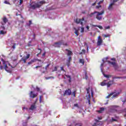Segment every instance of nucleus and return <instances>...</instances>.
Here are the masks:
<instances>
[{
    "label": "nucleus",
    "instance_id": "obj_1",
    "mask_svg": "<svg viewBox=\"0 0 126 126\" xmlns=\"http://www.w3.org/2000/svg\"><path fill=\"white\" fill-rule=\"evenodd\" d=\"M1 61L3 62V64L4 65V69L7 72H9L10 73L11 72V69L14 68L15 66H16V60H14V63H15V64H14L13 66L11 65L10 63L8 62H5L3 61V60H1Z\"/></svg>",
    "mask_w": 126,
    "mask_h": 126
},
{
    "label": "nucleus",
    "instance_id": "obj_2",
    "mask_svg": "<svg viewBox=\"0 0 126 126\" xmlns=\"http://www.w3.org/2000/svg\"><path fill=\"white\" fill-rule=\"evenodd\" d=\"M104 13V10H102L100 12H97L94 11V13H91L90 15H89V17H92V16H93L94 14L95 15V18L97 19V20H102V16Z\"/></svg>",
    "mask_w": 126,
    "mask_h": 126
},
{
    "label": "nucleus",
    "instance_id": "obj_3",
    "mask_svg": "<svg viewBox=\"0 0 126 126\" xmlns=\"http://www.w3.org/2000/svg\"><path fill=\"white\" fill-rule=\"evenodd\" d=\"M44 3H46L45 1H40L39 2H32L31 4V8L32 9H35V8H38V7H40L42 5V4H44Z\"/></svg>",
    "mask_w": 126,
    "mask_h": 126
},
{
    "label": "nucleus",
    "instance_id": "obj_4",
    "mask_svg": "<svg viewBox=\"0 0 126 126\" xmlns=\"http://www.w3.org/2000/svg\"><path fill=\"white\" fill-rule=\"evenodd\" d=\"M86 90L87 91L86 98L87 100H88V103L89 105H90V98H91L90 96V92L92 94V96L93 97V89H90V88H89L88 89H86Z\"/></svg>",
    "mask_w": 126,
    "mask_h": 126
},
{
    "label": "nucleus",
    "instance_id": "obj_5",
    "mask_svg": "<svg viewBox=\"0 0 126 126\" xmlns=\"http://www.w3.org/2000/svg\"><path fill=\"white\" fill-rule=\"evenodd\" d=\"M107 60H108V57H106V58H104L102 60L103 63H111V64H112L115 69H117V68H118V65L117 64V63H116L115 62H111L110 61H107Z\"/></svg>",
    "mask_w": 126,
    "mask_h": 126
},
{
    "label": "nucleus",
    "instance_id": "obj_6",
    "mask_svg": "<svg viewBox=\"0 0 126 126\" xmlns=\"http://www.w3.org/2000/svg\"><path fill=\"white\" fill-rule=\"evenodd\" d=\"M107 80H104L103 82L100 83L101 86H105V85H107V87L109 88L112 84H113V81H110L108 83H106Z\"/></svg>",
    "mask_w": 126,
    "mask_h": 126
},
{
    "label": "nucleus",
    "instance_id": "obj_7",
    "mask_svg": "<svg viewBox=\"0 0 126 126\" xmlns=\"http://www.w3.org/2000/svg\"><path fill=\"white\" fill-rule=\"evenodd\" d=\"M80 28H81V31H80L81 33H83V32H84V27H81V28L78 27L77 29L74 28L75 34H76L77 36H78V32L79 31V30H80Z\"/></svg>",
    "mask_w": 126,
    "mask_h": 126
},
{
    "label": "nucleus",
    "instance_id": "obj_8",
    "mask_svg": "<svg viewBox=\"0 0 126 126\" xmlns=\"http://www.w3.org/2000/svg\"><path fill=\"white\" fill-rule=\"evenodd\" d=\"M75 22L77 24H81L82 26H83V22H85V19L84 18L82 19H77L75 20Z\"/></svg>",
    "mask_w": 126,
    "mask_h": 126
},
{
    "label": "nucleus",
    "instance_id": "obj_9",
    "mask_svg": "<svg viewBox=\"0 0 126 126\" xmlns=\"http://www.w3.org/2000/svg\"><path fill=\"white\" fill-rule=\"evenodd\" d=\"M120 94V93H112L110 94H109L108 95H107L106 98V99H108V98H110V97H111V96H112L111 97V98L113 99V98H115V97L117 96L118 95H119Z\"/></svg>",
    "mask_w": 126,
    "mask_h": 126
},
{
    "label": "nucleus",
    "instance_id": "obj_10",
    "mask_svg": "<svg viewBox=\"0 0 126 126\" xmlns=\"http://www.w3.org/2000/svg\"><path fill=\"white\" fill-rule=\"evenodd\" d=\"M4 34H6L5 28L4 27H1L0 29V35H4Z\"/></svg>",
    "mask_w": 126,
    "mask_h": 126
},
{
    "label": "nucleus",
    "instance_id": "obj_11",
    "mask_svg": "<svg viewBox=\"0 0 126 126\" xmlns=\"http://www.w3.org/2000/svg\"><path fill=\"white\" fill-rule=\"evenodd\" d=\"M37 101H38V98H36L35 99V102H34L33 104H32L31 106V107L30 108V110H31L32 111H33V110H35V108H36V103H37Z\"/></svg>",
    "mask_w": 126,
    "mask_h": 126
},
{
    "label": "nucleus",
    "instance_id": "obj_12",
    "mask_svg": "<svg viewBox=\"0 0 126 126\" xmlns=\"http://www.w3.org/2000/svg\"><path fill=\"white\" fill-rule=\"evenodd\" d=\"M37 96H38V94H34V92L33 91H31L30 93V97L32 98V99L37 97Z\"/></svg>",
    "mask_w": 126,
    "mask_h": 126
},
{
    "label": "nucleus",
    "instance_id": "obj_13",
    "mask_svg": "<svg viewBox=\"0 0 126 126\" xmlns=\"http://www.w3.org/2000/svg\"><path fill=\"white\" fill-rule=\"evenodd\" d=\"M62 45H66V43H63V42H57V43H55L54 45V47H56L57 48H58L59 47H61V46H62Z\"/></svg>",
    "mask_w": 126,
    "mask_h": 126
},
{
    "label": "nucleus",
    "instance_id": "obj_14",
    "mask_svg": "<svg viewBox=\"0 0 126 126\" xmlns=\"http://www.w3.org/2000/svg\"><path fill=\"white\" fill-rule=\"evenodd\" d=\"M103 43V40L101 38V36H99L98 37V40L97 42V46H101L102 43Z\"/></svg>",
    "mask_w": 126,
    "mask_h": 126
},
{
    "label": "nucleus",
    "instance_id": "obj_15",
    "mask_svg": "<svg viewBox=\"0 0 126 126\" xmlns=\"http://www.w3.org/2000/svg\"><path fill=\"white\" fill-rule=\"evenodd\" d=\"M29 58H30V54H28L26 57H23L21 59V61H23L24 63H26V61H27Z\"/></svg>",
    "mask_w": 126,
    "mask_h": 126
},
{
    "label": "nucleus",
    "instance_id": "obj_16",
    "mask_svg": "<svg viewBox=\"0 0 126 126\" xmlns=\"http://www.w3.org/2000/svg\"><path fill=\"white\" fill-rule=\"evenodd\" d=\"M103 1H104V0H102L98 3V5L96 6V8H97V9H99V8H100V9H102V6L100 5V4L102 3Z\"/></svg>",
    "mask_w": 126,
    "mask_h": 126
},
{
    "label": "nucleus",
    "instance_id": "obj_17",
    "mask_svg": "<svg viewBox=\"0 0 126 126\" xmlns=\"http://www.w3.org/2000/svg\"><path fill=\"white\" fill-rule=\"evenodd\" d=\"M71 94V91L68 89V90H66L63 94V95H70Z\"/></svg>",
    "mask_w": 126,
    "mask_h": 126
},
{
    "label": "nucleus",
    "instance_id": "obj_18",
    "mask_svg": "<svg viewBox=\"0 0 126 126\" xmlns=\"http://www.w3.org/2000/svg\"><path fill=\"white\" fill-rule=\"evenodd\" d=\"M109 109H110V110H111L112 111H117V106L116 105H112V106H109Z\"/></svg>",
    "mask_w": 126,
    "mask_h": 126
},
{
    "label": "nucleus",
    "instance_id": "obj_19",
    "mask_svg": "<svg viewBox=\"0 0 126 126\" xmlns=\"http://www.w3.org/2000/svg\"><path fill=\"white\" fill-rule=\"evenodd\" d=\"M7 19H6V18L4 17L3 18V21L1 22V24L2 25H4V24H5V23H6L7 22Z\"/></svg>",
    "mask_w": 126,
    "mask_h": 126
},
{
    "label": "nucleus",
    "instance_id": "obj_20",
    "mask_svg": "<svg viewBox=\"0 0 126 126\" xmlns=\"http://www.w3.org/2000/svg\"><path fill=\"white\" fill-rule=\"evenodd\" d=\"M91 25L93 27H98V28H99V29H101V30L103 29V27H102L101 26L94 25H92V24H91Z\"/></svg>",
    "mask_w": 126,
    "mask_h": 126
},
{
    "label": "nucleus",
    "instance_id": "obj_21",
    "mask_svg": "<svg viewBox=\"0 0 126 126\" xmlns=\"http://www.w3.org/2000/svg\"><path fill=\"white\" fill-rule=\"evenodd\" d=\"M113 5H114V3H111L109 6H108L109 10H113Z\"/></svg>",
    "mask_w": 126,
    "mask_h": 126
},
{
    "label": "nucleus",
    "instance_id": "obj_22",
    "mask_svg": "<svg viewBox=\"0 0 126 126\" xmlns=\"http://www.w3.org/2000/svg\"><path fill=\"white\" fill-rule=\"evenodd\" d=\"M105 109L103 107H101L100 108L99 110L98 111V112L99 113V114H101L103 113V111H104Z\"/></svg>",
    "mask_w": 126,
    "mask_h": 126
},
{
    "label": "nucleus",
    "instance_id": "obj_23",
    "mask_svg": "<svg viewBox=\"0 0 126 126\" xmlns=\"http://www.w3.org/2000/svg\"><path fill=\"white\" fill-rule=\"evenodd\" d=\"M79 63H82V64L83 65H84V60L80 59L79 60Z\"/></svg>",
    "mask_w": 126,
    "mask_h": 126
},
{
    "label": "nucleus",
    "instance_id": "obj_24",
    "mask_svg": "<svg viewBox=\"0 0 126 126\" xmlns=\"http://www.w3.org/2000/svg\"><path fill=\"white\" fill-rule=\"evenodd\" d=\"M66 51L67 52V55L68 56H71L72 55V52L67 49H66Z\"/></svg>",
    "mask_w": 126,
    "mask_h": 126
},
{
    "label": "nucleus",
    "instance_id": "obj_25",
    "mask_svg": "<svg viewBox=\"0 0 126 126\" xmlns=\"http://www.w3.org/2000/svg\"><path fill=\"white\" fill-rule=\"evenodd\" d=\"M76 92V90L74 89L73 92L71 93V94L74 96V97H75V93Z\"/></svg>",
    "mask_w": 126,
    "mask_h": 126
},
{
    "label": "nucleus",
    "instance_id": "obj_26",
    "mask_svg": "<svg viewBox=\"0 0 126 126\" xmlns=\"http://www.w3.org/2000/svg\"><path fill=\"white\" fill-rule=\"evenodd\" d=\"M36 61H38V62H41V60L36 59H32L31 60L32 63H35V62H36Z\"/></svg>",
    "mask_w": 126,
    "mask_h": 126
},
{
    "label": "nucleus",
    "instance_id": "obj_27",
    "mask_svg": "<svg viewBox=\"0 0 126 126\" xmlns=\"http://www.w3.org/2000/svg\"><path fill=\"white\" fill-rule=\"evenodd\" d=\"M84 54H85V50L83 49L82 50V52L80 53V55H83Z\"/></svg>",
    "mask_w": 126,
    "mask_h": 126
},
{
    "label": "nucleus",
    "instance_id": "obj_28",
    "mask_svg": "<svg viewBox=\"0 0 126 126\" xmlns=\"http://www.w3.org/2000/svg\"><path fill=\"white\" fill-rule=\"evenodd\" d=\"M103 37L104 38H107L108 37H110V34H102Z\"/></svg>",
    "mask_w": 126,
    "mask_h": 126
},
{
    "label": "nucleus",
    "instance_id": "obj_29",
    "mask_svg": "<svg viewBox=\"0 0 126 126\" xmlns=\"http://www.w3.org/2000/svg\"><path fill=\"white\" fill-rule=\"evenodd\" d=\"M103 65H104L103 63H101L100 65V69L102 72H103Z\"/></svg>",
    "mask_w": 126,
    "mask_h": 126
},
{
    "label": "nucleus",
    "instance_id": "obj_30",
    "mask_svg": "<svg viewBox=\"0 0 126 126\" xmlns=\"http://www.w3.org/2000/svg\"><path fill=\"white\" fill-rule=\"evenodd\" d=\"M103 74L104 77H106V78H109V77H110V75H106L104 73H103Z\"/></svg>",
    "mask_w": 126,
    "mask_h": 126
},
{
    "label": "nucleus",
    "instance_id": "obj_31",
    "mask_svg": "<svg viewBox=\"0 0 126 126\" xmlns=\"http://www.w3.org/2000/svg\"><path fill=\"white\" fill-rule=\"evenodd\" d=\"M57 69H58V66H55L54 68V69H53L52 71H57Z\"/></svg>",
    "mask_w": 126,
    "mask_h": 126
},
{
    "label": "nucleus",
    "instance_id": "obj_32",
    "mask_svg": "<svg viewBox=\"0 0 126 126\" xmlns=\"http://www.w3.org/2000/svg\"><path fill=\"white\" fill-rule=\"evenodd\" d=\"M36 90L38 92H41V90L38 87H36Z\"/></svg>",
    "mask_w": 126,
    "mask_h": 126
},
{
    "label": "nucleus",
    "instance_id": "obj_33",
    "mask_svg": "<svg viewBox=\"0 0 126 126\" xmlns=\"http://www.w3.org/2000/svg\"><path fill=\"white\" fill-rule=\"evenodd\" d=\"M19 5H21V4H22V2H23V0H19Z\"/></svg>",
    "mask_w": 126,
    "mask_h": 126
},
{
    "label": "nucleus",
    "instance_id": "obj_34",
    "mask_svg": "<svg viewBox=\"0 0 126 126\" xmlns=\"http://www.w3.org/2000/svg\"><path fill=\"white\" fill-rule=\"evenodd\" d=\"M49 66H50V64H47L46 67H45V70H47V69H48V67H49Z\"/></svg>",
    "mask_w": 126,
    "mask_h": 126
},
{
    "label": "nucleus",
    "instance_id": "obj_35",
    "mask_svg": "<svg viewBox=\"0 0 126 126\" xmlns=\"http://www.w3.org/2000/svg\"><path fill=\"white\" fill-rule=\"evenodd\" d=\"M49 66H50V64H47L46 67H45V70H47V69H48V67H49Z\"/></svg>",
    "mask_w": 126,
    "mask_h": 126
},
{
    "label": "nucleus",
    "instance_id": "obj_36",
    "mask_svg": "<svg viewBox=\"0 0 126 126\" xmlns=\"http://www.w3.org/2000/svg\"><path fill=\"white\" fill-rule=\"evenodd\" d=\"M19 2V0H15L14 1V3H18Z\"/></svg>",
    "mask_w": 126,
    "mask_h": 126
},
{
    "label": "nucleus",
    "instance_id": "obj_37",
    "mask_svg": "<svg viewBox=\"0 0 126 126\" xmlns=\"http://www.w3.org/2000/svg\"><path fill=\"white\" fill-rule=\"evenodd\" d=\"M82 124H75V126H82Z\"/></svg>",
    "mask_w": 126,
    "mask_h": 126
},
{
    "label": "nucleus",
    "instance_id": "obj_38",
    "mask_svg": "<svg viewBox=\"0 0 126 126\" xmlns=\"http://www.w3.org/2000/svg\"><path fill=\"white\" fill-rule=\"evenodd\" d=\"M74 107H76V108H79L78 104L76 103L74 105Z\"/></svg>",
    "mask_w": 126,
    "mask_h": 126
},
{
    "label": "nucleus",
    "instance_id": "obj_39",
    "mask_svg": "<svg viewBox=\"0 0 126 126\" xmlns=\"http://www.w3.org/2000/svg\"><path fill=\"white\" fill-rule=\"evenodd\" d=\"M51 78H54L53 77H45V79L47 80L50 79Z\"/></svg>",
    "mask_w": 126,
    "mask_h": 126
},
{
    "label": "nucleus",
    "instance_id": "obj_40",
    "mask_svg": "<svg viewBox=\"0 0 126 126\" xmlns=\"http://www.w3.org/2000/svg\"><path fill=\"white\" fill-rule=\"evenodd\" d=\"M4 3H5L6 4H9V2L6 0L4 1Z\"/></svg>",
    "mask_w": 126,
    "mask_h": 126
},
{
    "label": "nucleus",
    "instance_id": "obj_41",
    "mask_svg": "<svg viewBox=\"0 0 126 126\" xmlns=\"http://www.w3.org/2000/svg\"><path fill=\"white\" fill-rule=\"evenodd\" d=\"M66 76L68 78H69V82H70V76L67 75Z\"/></svg>",
    "mask_w": 126,
    "mask_h": 126
},
{
    "label": "nucleus",
    "instance_id": "obj_42",
    "mask_svg": "<svg viewBox=\"0 0 126 126\" xmlns=\"http://www.w3.org/2000/svg\"><path fill=\"white\" fill-rule=\"evenodd\" d=\"M85 76H86V79H88V76H87V73L85 72Z\"/></svg>",
    "mask_w": 126,
    "mask_h": 126
},
{
    "label": "nucleus",
    "instance_id": "obj_43",
    "mask_svg": "<svg viewBox=\"0 0 126 126\" xmlns=\"http://www.w3.org/2000/svg\"><path fill=\"white\" fill-rule=\"evenodd\" d=\"M15 46H16V44H14V45L12 46V48L14 50V49H15Z\"/></svg>",
    "mask_w": 126,
    "mask_h": 126
},
{
    "label": "nucleus",
    "instance_id": "obj_44",
    "mask_svg": "<svg viewBox=\"0 0 126 126\" xmlns=\"http://www.w3.org/2000/svg\"><path fill=\"white\" fill-rule=\"evenodd\" d=\"M105 28L106 29H110V26H108L105 27Z\"/></svg>",
    "mask_w": 126,
    "mask_h": 126
},
{
    "label": "nucleus",
    "instance_id": "obj_45",
    "mask_svg": "<svg viewBox=\"0 0 126 126\" xmlns=\"http://www.w3.org/2000/svg\"><path fill=\"white\" fill-rule=\"evenodd\" d=\"M23 111H24L25 110H28V108H27L25 107H23Z\"/></svg>",
    "mask_w": 126,
    "mask_h": 126
},
{
    "label": "nucleus",
    "instance_id": "obj_46",
    "mask_svg": "<svg viewBox=\"0 0 126 126\" xmlns=\"http://www.w3.org/2000/svg\"><path fill=\"white\" fill-rule=\"evenodd\" d=\"M86 28L87 29L88 31H89V28H89V26H87Z\"/></svg>",
    "mask_w": 126,
    "mask_h": 126
},
{
    "label": "nucleus",
    "instance_id": "obj_47",
    "mask_svg": "<svg viewBox=\"0 0 126 126\" xmlns=\"http://www.w3.org/2000/svg\"><path fill=\"white\" fill-rule=\"evenodd\" d=\"M42 98V96H40L39 97V102L40 103H41L42 102V100L41 99V98Z\"/></svg>",
    "mask_w": 126,
    "mask_h": 126
},
{
    "label": "nucleus",
    "instance_id": "obj_48",
    "mask_svg": "<svg viewBox=\"0 0 126 126\" xmlns=\"http://www.w3.org/2000/svg\"><path fill=\"white\" fill-rule=\"evenodd\" d=\"M117 121L115 119L112 118V122H116Z\"/></svg>",
    "mask_w": 126,
    "mask_h": 126
},
{
    "label": "nucleus",
    "instance_id": "obj_49",
    "mask_svg": "<svg viewBox=\"0 0 126 126\" xmlns=\"http://www.w3.org/2000/svg\"><path fill=\"white\" fill-rule=\"evenodd\" d=\"M32 61H31V62H29L28 63V64H32Z\"/></svg>",
    "mask_w": 126,
    "mask_h": 126
},
{
    "label": "nucleus",
    "instance_id": "obj_50",
    "mask_svg": "<svg viewBox=\"0 0 126 126\" xmlns=\"http://www.w3.org/2000/svg\"><path fill=\"white\" fill-rule=\"evenodd\" d=\"M42 66H35V68H39V67H41Z\"/></svg>",
    "mask_w": 126,
    "mask_h": 126
},
{
    "label": "nucleus",
    "instance_id": "obj_51",
    "mask_svg": "<svg viewBox=\"0 0 126 126\" xmlns=\"http://www.w3.org/2000/svg\"><path fill=\"white\" fill-rule=\"evenodd\" d=\"M61 70H63L64 72H65V71L64 70V69H63V67H61Z\"/></svg>",
    "mask_w": 126,
    "mask_h": 126
},
{
    "label": "nucleus",
    "instance_id": "obj_52",
    "mask_svg": "<svg viewBox=\"0 0 126 126\" xmlns=\"http://www.w3.org/2000/svg\"><path fill=\"white\" fill-rule=\"evenodd\" d=\"M118 0H114L113 3L117 2V1H118Z\"/></svg>",
    "mask_w": 126,
    "mask_h": 126
},
{
    "label": "nucleus",
    "instance_id": "obj_53",
    "mask_svg": "<svg viewBox=\"0 0 126 126\" xmlns=\"http://www.w3.org/2000/svg\"><path fill=\"white\" fill-rule=\"evenodd\" d=\"M2 68H3V67L2 65H0V69H2Z\"/></svg>",
    "mask_w": 126,
    "mask_h": 126
},
{
    "label": "nucleus",
    "instance_id": "obj_54",
    "mask_svg": "<svg viewBox=\"0 0 126 126\" xmlns=\"http://www.w3.org/2000/svg\"><path fill=\"white\" fill-rule=\"evenodd\" d=\"M31 44V41H30L28 45H29V47H30V46H31V44Z\"/></svg>",
    "mask_w": 126,
    "mask_h": 126
},
{
    "label": "nucleus",
    "instance_id": "obj_55",
    "mask_svg": "<svg viewBox=\"0 0 126 126\" xmlns=\"http://www.w3.org/2000/svg\"><path fill=\"white\" fill-rule=\"evenodd\" d=\"M111 61H116V59L115 58H112Z\"/></svg>",
    "mask_w": 126,
    "mask_h": 126
},
{
    "label": "nucleus",
    "instance_id": "obj_56",
    "mask_svg": "<svg viewBox=\"0 0 126 126\" xmlns=\"http://www.w3.org/2000/svg\"><path fill=\"white\" fill-rule=\"evenodd\" d=\"M68 60H69V61H70V60H71V57H69L68 58Z\"/></svg>",
    "mask_w": 126,
    "mask_h": 126
},
{
    "label": "nucleus",
    "instance_id": "obj_57",
    "mask_svg": "<svg viewBox=\"0 0 126 126\" xmlns=\"http://www.w3.org/2000/svg\"><path fill=\"white\" fill-rule=\"evenodd\" d=\"M45 55H46V53H44L42 54L43 57L45 56Z\"/></svg>",
    "mask_w": 126,
    "mask_h": 126
},
{
    "label": "nucleus",
    "instance_id": "obj_58",
    "mask_svg": "<svg viewBox=\"0 0 126 126\" xmlns=\"http://www.w3.org/2000/svg\"><path fill=\"white\" fill-rule=\"evenodd\" d=\"M98 120H102V117H98Z\"/></svg>",
    "mask_w": 126,
    "mask_h": 126
},
{
    "label": "nucleus",
    "instance_id": "obj_59",
    "mask_svg": "<svg viewBox=\"0 0 126 126\" xmlns=\"http://www.w3.org/2000/svg\"><path fill=\"white\" fill-rule=\"evenodd\" d=\"M89 46H87V52H88V49H89Z\"/></svg>",
    "mask_w": 126,
    "mask_h": 126
},
{
    "label": "nucleus",
    "instance_id": "obj_60",
    "mask_svg": "<svg viewBox=\"0 0 126 126\" xmlns=\"http://www.w3.org/2000/svg\"><path fill=\"white\" fill-rule=\"evenodd\" d=\"M29 23H30V25H31V23H32V22L31 21H30Z\"/></svg>",
    "mask_w": 126,
    "mask_h": 126
},
{
    "label": "nucleus",
    "instance_id": "obj_61",
    "mask_svg": "<svg viewBox=\"0 0 126 126\" xmlns=\"http://www.w3.org/2000/svg\"><path fill=\"white\" fill-rule=\"evenodd\" d=\"M114 78H115V79H117V78H121L120 77H114Z\"/></svg>",
    "mask_w": 126,
    "mask_h": 126
},
{
    "label": "nucleus",
    "instance_id": "obj_62",
    "mask_svg": "<svg viewBox=\"0 0 126 126\" xmlns=\"http://www.w3.org/2000/svg\"><path fill=\"white\" fill-rule=\"evenodd\" d=\"M29 119H30V117H28V118H27V120H29Z\"/></svg>",
    "mask_w": 126,
    "mask_h": 126
},
{
    "label": "nucleus",
    "instance_id": "obj_63",
    "mask_svg": "<svg viewBox=\"0 0 126 126\" xmlns=\"http://www.w3.org/2000/svg\"><path fill=\"white\" fill-rule=\"evenodd\" d=\"M107 104H108V102L106 103H105V105H107Z\"/></svg>",
    "mask_w": 126,
    "mask_h": 126
},
{
    "label": "nucleus",
    "instance_id": "obj_64",
    "mask_svg": "<svg viewBox=\"0 0 126 126\" xmlns=\"http://www.w3.org/2000/svg\"><path fill=\"white\" fill-rule=\"evenodd\" d=\"M33 38H35V34L33 35Z\"/></svg>",
    "mask_w": 126,
    "mask_h": 126
}]
</instances>
